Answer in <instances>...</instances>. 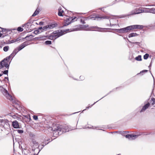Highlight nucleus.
<instances>
[{
	"label": "nucleus",
	"mask_w": 155,
	"mask_h": 155,
	"mask_svg": "<svg viewBox=\"0 0 155 155\" xmlns=\"http://www.w3.org/2000/svg\"><path fill=\"white\" fill-rule=\"evenodd\" d=\"M40 32H40V31H39L38 29L35 31L33 32L34 33L35 35L38 34H39Z\"/></svg>",
	"instance_id": "nucleus-35"
},
{
	"label": "nucleus",
	"mask_w": 155,
	"mask_h": 155,
	"mask_svg": "<svg viewBox=\"0 0 155 155\" xmlns=\"http://www.w3.org/2000/svg\"><path fill=\"white\" fill-rule=\"evenodd\" d=\"M45 44L46 45H51V41H46L45 42Z\"/></svg>",
	"instance_id": "nucleus-32"
},
{
	"label": "nucleus",
	"mask_w": 155,
	"mask_h": 155,
	"mask_svg": "<svg viewBox=\"0 0 155 155\" xmlns=\"http://www.w3.org/2000/svg\"><path fill=\"white\" fill-rule=\"evenodd\" d=\"M19 51L17 48H16L13 50L12 53L15 55Z\"/></svg>",
	"instance_id": "nucleus-28"
},
{
	"label": "nucleus",
	"mask_w": 155,
	"mask_h": 155,
	"mask_svg": "<svg viewBox=\"0 0 155 155\" xmlns=\"http://www.w3.org/2000/svg\"><path fill=\"white\" fill-rule=\"evenodd\" d=\"M135 59L137 61H140L142 60L141 56L140 55H139L138 56L135 58Z\"/></svg>",
	"instance_id": "nucleus-26"
},
{
	"label": "nucleus",
	"mask_w": 155,
	"mask_h": 155,
	"mask_svg": "<svg viewBox=\"0 0 155 155\" xmlns=\"http://www.w3.org/2000/svg\"><path fill=\"white\" fill-rule=\"evenodd\" d=\"M9 48V47L8 46H6L4 47L3 50L5 52H7L8 51Z\"/></svg>",
	"instance_id": "nucleus-25"
},
{
	"label": "nucleus",
	"mask_w": 155,
	"mask_h": 155,
	"mask_svg": "<svg viewBox=\"0 0 155 155\" xmlns=\"http://www.w3.org/2000/svg\"><path fill=\"white\" fill-rule=\"evenodd\" d=\"M127 131H123V132L120 131V132H119L120 134H121L122 135L124 136L125 137L126 135H125V134L126 133H127Z\"/></svg>",
	"instance_id": "nucleus-39"
},
{
	"label": "nucleus",
	"mask_w": 155,
	"mask_h": 155,
	"mask_svg": "<svg viewBox=\"0 0 155 155\" xmlns=\"http://www.w3.org/2000/svg\"><path fill=\"white\" fill-rule=\"evenodd\" d=\"M70 31H78L80 30V29L79 28H73V29H70Z\"/></svg>",
	"instance_id": "nucleus-30"
},
{
	"label": "nucleus",
	"mask_w": 155,
	"mask_h": 155,
	"mask_svg": "<svg viewBox=\"0 0 155 155\" xmlns=\"http://www.w3.org/2000/svg\"><path fill=\"white\" fill-rule=\"evenodd\" d=\"M64 12L63 10H62L61 8L60 7L58 8V15L60 16H63L62 13Z\"/></svg>",
	"instance_id": "nucleus-17"
},
{
	"label": "nucleus",
	"mask_w": 155,
	"mask_h": 155,
	"mask_svg": "<svg viewBox=\"0 0 155 155\" xmlns=\"http://www.w3.org/2000/svg\"><path fill=\"white\" fill-rule=\"evenodd\" d=\"M150 71V72L151 74L152 75L153 78V81H154V83H153V88L154 87V84H155V81H154V77L153 76V75H152V73H151V71Z\"/></svg>",
	"instance_id": "nucleus-49"
},
{
	"label": "nucleus",
	"mask_w": 155,
	"mask_h": 155,
	"mask_svg": "<svg viewBox=\"0 0 155 155\" xmlns=\"http://www.w3.org/2000/svg\"><path fill=\"white\" fill-rule=\"evenodd\" d=\"M2 74H7L8 75V70H5L3 71H2Z\"/></svg>",
	"instance_id": "nucleus-36"
},
{
	"label": "nucleus",
	"mask_w": 155,
	"mask_h": 155,
	"mask_svg": "<svg viewBox=\"0 0 155 155\" xmlns=\"http://www.w3.org/2000/svg\"><path fill=\"white\" fill-rule=\"evenodd\" d=\"M12 126L14 128H19L18 122L16 120H15L13 122Z\"/></svg>",
	"instance_id": "nucleus-14"
},
{
	"label": "nucleus",
	"mask_w": 155,
	"mask_h": 155,
	"mask_svg": "<svg viewBox=\"0 0 155 155\" xmlns=\"http://www.w3.org/2000/svg\"><path fill=\"white\" fill-rule=\"evenodd\" d=\"M124 0H115V1H113L111 3L110 5H113L114 4H115L119 2H120L123 1Z\"/></svg>",
	"instance_id": "nucleus-23"
},
{
	"label": "nucleus",
	"mask_w": 155,
	"mask_h": 155,
	"mask_svg": "<svg viewBox=\"0 0 155 155\" xmlns=\"http://www.w3.org/2000/svg\"><path fill=\"white\" fill-rule=\"evenodd\" d=\"M39 31L41 30V31H40L41 32L43 31V27H40L38 28V29Z\"/></svg>",
	"instance_id": "nucleus-45"
},
{
	"label": "nucleus",
	"mask_w": 155,
	"mask_h": 155,
	"mask_svg": "<svg viewBox=\"0 0 155 155\" xmlns=\"http://www.w3.org/2000/svg\"><path fill=\"white\" fill-rule=\"evenodd\" d=\"M110 17L109 16H99L98 15L94 14L93 15H91L89 16L88 19L92 20H99L98 19H109Z\"/></svg>",
	"instance_id": "nucleus-4"
},
{
	"label": "nucleus",
	"mask_w": 155,
	"mask_h": 155,
	"mask_svg": "<svg viewBox=\"0 0 155 155\" xmlns=\"http://www.w3.org/2000/svg\"><path fill=\"white\" fill-rule=\"evenodd\" d=\"M110 25L111 26L118 25V20L115 18H112L110 20Z\"/></svg>",
	"instance_id": "nucleus-9"
},
{
	"label": "nucleus",
	"mask_w": 155,
	"mask_h": 155,
	"mask_svg": "<svg viewBox=\"0 0 155 155\" xmlns=\"http://www.w3.org/2000/svg\"><path fill=\"white\" fill-rule=\"evenodd\" d=\"M150 106V104L149 102H148L147 104H145L142 107L141 110L140 111V113L144 112Z\"/></svg>",
	"instance_id": "nucleus-12"
},
{
	"label": "nucleus",
	"mask_w": 155,
	"mask_h": 155,
	"mask_svg": "<svg viewBox=\"0 0 155 155\" xmlns=\"http://www.w3.org/2000/svg\"><path fill=\"white\" fill-rule=\"evenodd\" d=\"M80 21L82 24H84L85 23V22L82 19H80Z\"/></svg>",
	"instance_id": "nucleus-44"
},
{
	"label": "nucleus",
	"mask_w": 155,
	"mask_h": 155,
	"mask_svg": "<svg viewBox=\"0 0 155 155\" xmlns=\"http://www.w3.org/2000/svg\"><path fill=\"white\" fill-rule=\"evenodd\" d=\"M0 90L3 95L9 100L12 99V96L8 92V91L2 87H0Z\"/></svg>",
	"instance_id": "nucleus-5"
},
{
	"label": "nucleus",
	"mask_w": 155,
	"mask_h": 155,
	"mask_svg": "<svg viewBox=\"0 0 155 155\" xmlns=\"http://www.w3.org/2000/svg\"><path fill=\"white\" fill-rule=\"evenodd\" d=\"M57 24L56 23L54 24H51L50 25H47L43 27V31H46L48 30L52 29L57 26Z\"/></svg>",
	"instance_id": "nucleus-8"
},
{
	"label": "nucleus",
	"mask_w": 155,
	"mask_h": 155,
	"mask_svg": "<svg viewBox=\"0 0 155 155\" xmlns=\"http://www.w3.org/2000/svg\"><path fill=\"white\" fill-rule=\"evenodd\" d=\"M17 30L21 32L23 31V29L21 27H18L17 28Z\"/></svg>",
	"instance_id": "nucleus-40"
},
{
	"label": "nucleus",
	"mask_w": 155,
	"mask_h": 155,
	"mask_svg": "<svg viewBox=\"0 0 155 155\" xmlns=\"http://www.w3.org/2000/svg\"><path fill=\"white\" fill-rule=\"evenodd\" d=\"M143 26L142 25H134L129 26L120 29H113L110 28H102L97 26H91L89 28L90 30L97 31H98L104 32V30H114L120 33L127 32L129 30H131L136 29H142Z\"/></svg>",
	"instance_id": "nucleus-1"
},
{
	"label": "nucleus",
	"mask_w": 155,
	"mask_h": 155,
	"mask_svg": "<svg viewBox=\"0 0 155 155\" xmlns=\"http://www.w3.org/2000/svg\"><path fill=\"white\" fill-rule=\"evenodd\" d=\"M68 126H62L59 125H55L52 128V130L53 131V135L55 137H57L60 135L64 132H68L70 129Z\"/></svg>",
	"instance_id": "nucleus-2"
},
{
	"label": "nucleus",
	"mask_w": 155,
	"mask_h": 155,
	"mask_svg": "<svg viewBox=\"0 0 155 155\" xmlns=\"http://www.w3.org/2000/svg\"><path fill=\"white\" fill-rule=\"evenodd\" d=\"M2 68H3V67H2V62H0V69Z\"/></svg>",
	"instance_id": "nucleus-57"
},
{
	"label": "nucleus",
	"mask_w": 155,
	"mask_h": 155,
	"mask_svg": "<svg viewBox=\"0 0 155 155\" xmlns=\"http://www.w3.org/2000/svg\"><path fill=\"white\" fill-rule=\"evenodd\" d=\"M15 42V39L12 40L10 41L8 40V43L9 44Z\"/></svg>",
	"instance_id": "nucleus-42"
},
{
	"label": "nucleus",
	"mask_w": 155,
	"mask_h": 155,
	"mask_svg": "<svg viewBox=\"0 0 155 155\" xmlns=\"http://www.w3.org/2000/svg\"><path fill=\"white\" fill-rule=\"evenodd\" d=\"M28 45V42L25 41L20 45L17 48L18 50L19 51L23 49L25 47Z\"/></svg>",
	"instance_id": "nucleus-10"
},
{
	"label": "nucleus",
	"mask_w": 155,
	"mask_h": 155,
	"mask_svg": "<svg viewBox=\"0 0 155 155\" xmlns=\"http://www.w3.org/2000/svg\"><path fill=\"white\" fill-rule=\"evenodd\" d=\"M1 62H2V67H3V68L5 67L8 69L9 66V64L11 62V61L9 62V64H8V62H6V61L2 62V61Z\"/></svg>",
	"instance_id": "nucleus-13"
},
{
	"label": "nucleus",
	"mask_w": 155,
	"mask_h": 155,
	"mask_svg": "<svg viewBox=\"0 0 155 155\" xmlns=\"http://www.w3.org/2000/svg\"><path fill=\"white\" fill-rule=\"evenodd\" d=\"M150 13L155 14V8H150Z\"/></svg>",
	"instance_id": "nucleus-29"
},
{
	"label": "nucleus",
	"mask_w": 155,
	"mask_h": 155,
	"mask_svg": "<svg viewBox=\"0 0 155 155\" xmlns=\"http://www.w3.org/2000/svg\"><path fill=\"white\" fill-rule=\"evenodd\" d=\"M149 56V55L148 54H145L143 56V58L144 59H147Z\"/></svg>",
	"instance_id": "nucleus-34"
},
{
	"label": "nucleus",
	"mask_w": 155,
	"mask_h": 155,
	"mask_svg": "<svg viewBox=\"0 0 155 155\" xmlns=\"http://www.w3.org/2000/svg\"><path fill=\"white\" fill-rule=\"evenodd\" d=\"M109 94V93H108V94H107L106 95H105V96L103 97H102L101 98V99H100V100H99L97 101L96 102H94L93 104L89 106L88 107H86V109H88L90 107H91L95 103H96V102H97V101H98L99 100H100L101 99L103 98H104V97H105V96H106L107 95H108Z\"/></svg>",
	"instance_id": "nucleus-20"
},
{
	"label": "nucleus",
	"mask_w": 155,
	"mask_h": 155,
	"mask_svg": "<svg viewBox=\"0 0 155 155\" xmlns=\"http://www.w3.org/2000/svg\"><path fill=\"white\" fill-rule=\"evenodd\" d=\"M87 128H90V129H98V130H100V129H97L99 128L98 126H92L91 127H87ZM101 130H103H103L101 129Z\"/></svg>",
	"instance_id": "nucleus-24"
},
{
	"label": "nucleus",
	"mask_w": 155,
	"mask_h": 155,
	"mask_svg": "<svg viewBox=\"0 0 155 155\" xmlns=\"http://www.w3.org/2000/svg\"><path fill=\"white\" fill-rule=\"evenodd\" d=\"M1 28L2 29V31H6V30H7L6 29H5V28Z\"/></svg>",
	"instance_id": "nucleus-58"
},
{
	"label": "nucleus",
	"mask_w": 155,
	"mask_h": 155,
	"mask_svg": "<svg viewBox=\"0 0 155 155\" xmlns=\"http://www.w3.org/2000/svg\"><path fill=\"white\" fill-rule=\"evenodd\" d=\"M82 27H88V25H82Z\"/></svg>",
	"instance_id": "nucleus-53"
},
{
	"label": "nucleus",
	"mask_w": 155,
	"mask_h": 155,
	"mask_svg": "<svg viewBox=\"0 0 155 155\" xmlns=\"http://www.w3.org/2000/svg\"><path fill=\"white\" fill-rule=\"evenodd\" d=\"M32 142L33 144L35 145V146H38V148H39V146H38V142H37L36 141H35L34 140H32Z\"/></svg>",
	"instance_id": "nucleus-22"
},
{
	"label": "nucleus",
	"mask_w": 155,
	"mask_h": 155,
	"mask_svg": "<svg viewBox=\"0 0 155 155\" xmlns=\"http://www.w3.org/2000/svg\"><path fill=\"white\" fill-rule=\"evenodd\" d=\"M14 114L13 113H10V114H9V116H11L12 117V115H14Z\"/></svg>",
	"instance_id": "nucleus-61"
},
{
	"label": "nucleus",
	"mask_w": 155,
	"mask_h": 155,
	"mask_svg": "<svg viewBox=\"0 0 155 155\" xmlns=\"http://www.w3.org/2000/svg\"><path fill=\"white\" fill-rule=\"evenodd\" d=\"M31 22H28L27 23H25V24H24L22 25V27H24V26H25V27H26L27 28L29 29L31 26Z\"/></svg>",
	"instance_id": "nucleus-16"
},
{
	"label": "nucleus",
	"mask_w": 155,
	"mask_h": 155,
	"mask_svg": "<svg viewBox=\"0 0 155 155\" xmlns=\"http://www.w3.org/2000/svg\"><path fill=\"white\" fill-rule=\"evenodd\" d=\"M142 13H150V8H142Z\"/></svg>",
	"instance_id": "nucleus-19"
},
{
	"label": "nucleus",
	"mask_w": 155,
	"mask_h": 155,
	"mask_svg": "<svg viewBox=\"0 0 155 155\" xmlns=\"http://www.w3.org/2000/svg\"><path fill=\"white\" fill-rule=\"evenodd\" d=\"M18 133L20 134H22L23 133V130H21L18 129L16 130Z\"/></svg>",
	"instance_id": "nucleus-37"
},
{
	"label": "nucleus",
	"mask_w": 155,
	"mask_h": 155,
	"mask_svg": "<svg viewBox=\"0 0 155 155\" xmlns=\"http://www.w3.org/2000/svg\"><path fill=\"white\" fill-rule=\"evenodd\" d=\"M84 78L83 76H80V79L81 80H83L84 79Z\"/></svg>",
	"instance_id": "nucleus-46"
},
{
	"label": "nucleus",
	"mask_w": 155,
	"mask_h": 155,
	"mask_svg": "<svg viewBox=\"0 0 155 155\" xmlns=\"http://www.w3.org/2000/svg\"><path fill=\"white\" fill-rule=\"evenodd\" d=\"M104 7H103V8H99V9H100L101 10V11L104 12Z\"/></svg>",
	"instance_id": "nucleus-56"
},
{
	"label": "nucleus",
	"mask_w": 155,
	"mask_h": 155,
	"mask_svg": "<svg viewBox=\"0 0 155 155\" xmlns=\"http://www.w3.org/2000/svg\"><path fill=\"white\" fill-rule=\"evenodd\" d=\"M25 117L27 118V119H29V120L31 119V117L30 115H26L25 116Z\"/></svg>",
	"instance_id": "nucleus-47"
},
{
	"label": "nucleus",
	"mask_w": 155,
	"mask_h": 155,
	"mask_svg": "<svg viewBox=\"0 0 155 155\" xmlns=\"http://www.w3.org/2000/svg\"><path fill=\"white\" fill-rule=\"evenodd\" d=\"M138 35L136 33H132L129 34L128 37L130 38L133 37H136Z\"/></svg>",
	"instance_id": "nucleus-18"
},
{
	"label": "nucleus",
	"mask_w": 155,
	"mask_h": 155,
	"mask_svg": "<svg viewBox=\"0 0 155 155\" xmlns=\"http://www.w3.org/2000/svg\"><path fill=\"white\" fill-rule=\"evenodd\" d=\"M147 134H145L143 133H141V134L140 133L138 135H134V134H127L125 135V137H126L127 138H128L129 140H134L135 139H136V138H137V137L140 135H147Z\"/></svg>",
	"instance_id": "nucleus-7"
},
{
	"label": "nucleus",
	"mask_w": 155,
	"mask_h": 155,
	"mask_svg": "<svg viewBox=\"0 0 155 155\" xmlns=\"http://www.w3.org/2000/svg\"><path fill=\"white\" fill-rule=\"evenodd\" d=\"M132 43H133V44L137 45H139L140 44L139 42H133Z\"/></svg>",
	"instance_id": "nucleus-52"
},
{
	"label": "nucleus",
	"mask_w": 155,
	"mask_h": 155,
	"mask_svg": "<svg viewBox=\"0 0 155 155\" xmlns=\"http://www.w3.org/2000/svg\"><path fill=\"white\" fill-rule=\"evenodd\" d=\"M46 144H45V145H44L43 144H42L41 145V146H42V147L41 148V149L39 148V151H40L43 148V147L45 146V145Z\"/></svg>",
	"instance_id": "nucleus-48"
},
{
	"label": "nucleus",
	"mask_w": 155,
	"mask_h": 155,
	"mask_svg": "<svg viewBox=\"0 0 155 155\" xmlns=\"http://www.w3.org/2000/svg\"><path fill=\"white\" fill-rule=\"evenodd\" d=\"M150 103H151L152 105H153L155 104V99L154 98H151Z\"/></svg>",
	"instance_id": "nucleus-31"
},
{
	"label": "nucleus",
	"mask_w": 155,
	"mask_h": 155,
	"mask_svg": "<svg viewBox=\"0 0 155 155\" xmlns=\"http://www.w3.org/2000/svg\"><path fill=\"white\" fill-rule=\"evenodd\" d=\"M47 36H40L38 37H35V39L38 40H43L46 39V38Z\"/></svg>",
	"instance_id": "nucleus-15"
},
{
	"label": "nucleus",
	"mask_w": 155,
	"mask_h": 155,
	"mask_svg": "<svg viewBox=\"0 0 155 155\" xmlns=\"http://www.w3.org/2000/svg\"><path fill=\"white\" fill-rule=\"evenodd\" d=\"M10 59V58L8 56L6 57L5 58H4L3 60H2V62H4L5 61H6L8 62H9V61Z\"/></svg>",
	"instance_id": "nucleus-27"
},
{
	"label": "nucleus",
	"mask_w": 155,
	"mask_h": 155,
	"mask_svg": "<svg viewBox=\"0 0 155 155\" xmlns=\"http://www.w3.org/2000/svg\"><path fill=\"white\" fill-rule=\"evenodd\" d=\"M151 63L150 64L149 66V68H150H150H151Z\"/></svg>",
	"instance_id": "nucleus-63"
},
{
	"label": "nucleus",
	"mask_w": 155,
	"mask_h": 155,
	"mask_svg": "<svg viewBox=\"0 0 155 155\" xmlns=\"http://www.w3.org/2000/svg\"><path fill=\"white\" fill-rule=\"evenodd\" d=\"M69 24V22H68L66 21H65L63 25V26H66Z\"/></svg>",
	"instance_id": "nucleus-41"
},
{
	"label": "nucleus",
	"mask_w": 155,
	"mask_h": 155,
	"mask_svg": "<svg viewBox=\"0 0 155 155\" xmlns=\"http://www.w3.org/2000/svg\"><path fill=\"white\" fill-rule=\"evenodd\" d=\"M133 56H131L130 57V58L129 57V59L130 60H132V59H133Z\"/></svg>",
	"instance_id": "nucleus-60"
},
{
	"label": "nucleus",
	"mask_w": 155,
	"mask_h": 155,
	"mask_svg": "<svg viewBox=\"0 0 155 155\" xmlns=\"http://www.w3.org/2000/svg\"><path fill=\"white\" fill-rule=\"evenodd\" d=\"M76 18V17H68V18H66L65 19V21H66L68 22H69V24L71 23V22H74L75 21L74 20Z\"/></svg>",
	"instance_id": "nucleus-11"
},
{
	"label": "nucleus",
	"mask_w": 155,
	"mask_h": 155,
	"mask_svg": "<svg viewBox=\"0 0 155 155\" xmlns=\"http://www.w3.org/2000/svg\"><path fill=\"white\" fill-rule=\"evenodd\" d=\"M69 77H71L72 78H73L74 80H77V81L78 80V79H77L74 78L73 77H71V76H69Z\"/></svg>",
	"instance_id": "nucleus-59"
},
{
	"label": "nucleus",
	"mask_w": 155,
	"mask_h": 155,
	"mask_svg": "<svg viewBox=\"0 0 155 155\" xmlns=\"http://www.w3.org/2000/svg\"><path fill=\"white\" fill-rule=\"evenodd\" d=\"M119 132L120 131H115V132H113L112 133H118L120 134V133Z\"/></svg>",
	"instance_id": "nucleus-62"
},
{
	"label": "nucleus",
	"mask_w": 155,
	"mask_h": 155,
	"mask_svg": "<svg viewBox=\"0 0 155 155\" xmlns=\"http://www.w3.org/2000/svg\"><path fill=\"white\" fill-rule=\"evenodd\" d=\"M12 117L14 119H15L17 117L14 114L12 115Z\"/></svg>",
	"instance_id": "nucleus-55"
},
{
	"label": "nucleus",
	"mask_w": 155,
	"mask_h": 155,
	"mask_svg": "<svg viewBox=\"0 0 155 155\" xmlns=\"http://www.w3.org/2000/svg\"><path fill=\"white\" fill-rule=\"evenodd\" d=\"M69 31V29H66V30H61L60 31L59 30L55 31H53L49 36V39L51 40L56 39L63 35L65 32H68Z\"/></svg>",
	"instance_id": "nucleus-3"
},
{
	"label": "nucleus",
	"mask_w": 155,
	"mask_h": 155,
	"mask_svg": "<svg viewBox=\"0 0 155 155\" xmlns=\"http://www.w3.org/2000/svg\"><path fill=\"white\" fill-rule=\"evenodd\" d=\"M147 71H148L147 70H143V71H141L140 72V73H143V72H144V73L147 72Z\"/></svg>",
	"instance_id": "nucleus-50"
},
{
	"label": "nucleus",
	"mask_w": 155,
	"mask_h": 155,
	"mask_svg": "<svg viewBox=\"0 0 155 155\" xmlns=\"http://www.w3.org/2000/svg\"><path fill=\"white\" fill-rule=\"evenodd\" d=\"M44 23V22H43L42 21H40L39 23V25H43Z\"/></svg>",
	"instance_id": "nucleus-54"
},
{
	"label": "nucleus",
	"mask_w": 155,
	"mask_h": 155,
	"mask_svg": "<svg viewBox=\"0 0 155 155\" xmlns=\"http://www.w3.org/2000/svg\"><path fill=\"white\" fill-rule=\"evenodd\" d=\"M20 37H18V38H16V39H15V42L17 41H19L20 40Z\"/></svg>",
	"instance_id": "nucleus-51"
},
{
	"label": "nucleus",
	"mask_w": 155,
	"mask_h": 155,
	"mask_svg": "<svg viewBox=\"0 0 155 155\" xmlns=\"http://www.w3.org/2000/svg\"><path fill=\"white\" fill-rule=\"evenodd\" d=\"M39 10H38L37 9L34 12V13L32 15V17H35L37 15H38L39 13Z\"/></svg>",
	"instance_id": "nucleus-21"
},
{
	"label": "nucleus",
	"mask_w": 155,
	"mask_h": 155,
	"mask_svg": "<svg viewBox=\"0 0 155 155\" xmlns=\"http://www.w3.org/2000/svg\"><path fill=\"white\" fill-rule=\"evenodd\" d=\"M34 37V36H33L32 35H28L26 36L25 38L26 39V40H27V38H29L30 39H31L32 38H33Z\"/></svg>",
	"instance_id": "nucleus-33"
},
{
	"label": "nucleus",
	"mask_w": 155,
	"mask_h": 155,
	"mask_svg": "<svg viewBox=\"0 0 155 155\" xmlns=\"http://www.w3.org/2000/svg\"><path fill=\"white\" fill-rule=\"evenodd\" d=\"M15 56V55L14 54H13V53H12L9 56H8L10 58H12L11 60V61Z\"/></svg>",
	"instance_id": "nucleus-38"
},
{
	"label": "nucleus",
	"mask_w": 155,
	"mask_h": 155,
	"mask_svg": "<svg viewBox=\"0 0 155 155\" xmlns=\"http://www.w3.org/2000/svg\"><path fill=\"white\" fill-rule=\"evenodd\" d=\"M33 118L35 120H37L38 119V116L36 115H34L33 117Z\"/></svg>",
	"instance_id": "nucleus-43"
},
{
	"label": "nucleus",
	"mask_w": 155,
	"mask_h": 155,
	"mask_svg": "<svg viewBox=\"0 0 155 155\" xmlns=\"http://www.w3.org/2000/svg\"><path fill=\"white\" fill-rule=\"evenodd\" d=\"M142 8L141 7L135 8L134 10L130 12V13L129 14H128L127 15H130L136 14H138L142 13Z\"/></svg>",
	"instance_id": "nucleus-6"
},
{
	"label": "nucleus",
	"mask_w": 155,
	"mask_h": 155,
	"mask_svg": "<svg viewBox=\"0 0 155 155\" xmlns=\"http://www.w3.org/2000/svg\"><path fill=\"white\" fill-rule=\"evenodd\" d=\"M5 79H7V80L8 81H9V80H8V77H5Z\"/></svg>",
	"instance_id": "nucleus-64"
}]
</instances>
